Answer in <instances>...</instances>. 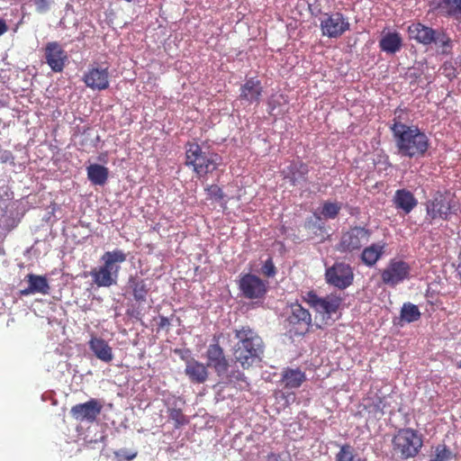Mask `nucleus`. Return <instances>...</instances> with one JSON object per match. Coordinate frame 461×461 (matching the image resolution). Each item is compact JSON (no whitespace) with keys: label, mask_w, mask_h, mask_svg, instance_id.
I'll list each match as a JSON object with an SVG mask.
<instances>
[{"label":"nucleus","mask_w":461,"mask_h":461,"mask_svg":"<svg viewBox=\"0 0 461 461\" xmlns=\"http://www.w3.org/2000/svg\"><path fill=\"white\" fill-rule=\"evenodd\" d=\"M390 129L400 156L409 158L425 156L429 147V139L418 126H409L394 119Z\"/></svg>","instance_id":"f257e3e1"},{"label":"nucleus","mask_w":461,"mask_h":461,"mask_svg":"<svg viewBox=\"0 0 461 461\" xmlns=\"http://www.w3.org/2000/svg\"><path fill=\"white\" fill-rule=\"evenodd\" d=\"M237 342L233 348V357L237 363L246 369L261 361L265 344L262 338L249 326H241L234 330Z\"/></svg>","instance_id":"f03ea898"},{"label":"nucleus","mask_w":461,"mask_h":461,"mask_svg":"<svg viewBox=\"0 0 461 461\" xmlns=\"http://www.w3.org/2000/svg\"><path fill=\"white\" fill-rule=\"evenodd\" d=\"M127 259V254L119 249L106 251L101 257L103 265L91 270L90 276L98 287H110L116 285L121 264Z\"/></svg>","instance_id":"7ed1b4c3"},{"label":"nucleus","mask_w":461,"mask_h":461,"mask_svg":"<svg viewBox=\"0 0 461 461\" xmlns=\"http://www.w3.org/2000/svg\"><path fill=\"white\" fill-rule=\"evenodd\" d=\"M221 164L220 155L203 150L196 142H187L185 145V165L192 167L199 178H205L212 174Z\"/></svg>","instance_id":"20e7f679"},{"label":"nucleus","mask_w":461,"mask_h":461,"mask_svg":"<svg viewBox=\"0 0 461 461\" xmlns=\"http://www.w3.org/2000/svg\"><path fill=\"white\" fill-rule=\"evenodd\" d=\"M425 205L427 216L431 221L436 219L447 221L449 215L456 211L452 194L448 192H436Z\"/></svg>","instance_id":"39448f33"},{"label":"nucleus","mask_w":461,"mask_h":461,"mask_svg":"<svg viewBox=\"0 0 461 461\" xmlns=\"http://www.w3.org/2000/svg\"><path fill=\"white\" fill-rule=\"evenodd\" d=\"M354 277L353 267L343 261L335 262L331 267L326 268L324 274L326 283L339 290L349 287L354 282Z\"/></svg>","instance_id":"423d86ee"},{"label":"nucleus","mask_w":461,"mask_h":461,"mask_svg":"<svg viewBox=\"0 0 461 461\" xmlns=\"http://www.w3.org/2000/svg\"><path fill=\"white\" fill-rule=\"evenodd\" d=\"M408 35L411 40H414L423 45L432 43H440L442 46H448L450 39L443 32L436 31L420 23H414L408 27Z\"/></svg>","instance_id":"0eeeda50"},{"label":"nucleus","mask_w":461,"mask_h":461,"mask_svg":"<svg viewBox=\"0 0 461 461\" xmlns=\"http://www.w3.org/2000/svg\"><path fill=\"white\" fill-rule=\"evenodd\" d=\"M372 236V230L361 226H355L344 232L338 245L340 252H354L366 245Z\"/></svg>","instance_id":"6e6552de"},{"label":"nucleus","mask_w":461,"mask_h":461,"mask_svg":"<svg viewBox=\"0 0 461 461\" xmlns=\"http://www.w3.org/2000/svg\"><path fill=\"white\" fill-rule=\"evenodd\" d=\"M320 27L323 36L338 39L350 30V23L342 13H326L321 19Z\"/></svg>","instance_id":"1a4fd4ad"},{"label":"nucleus","mask_w":461,"mask_h":461,"mask_svg":"<svg viewBox=\"0 0 461 461\" xmlns=\"http://www.w3.org/2000/svg\"><path fill=\"white\" fill-rule=\"evenodd\" d=\"M104 409L102 400L90 398L87 402L71 407L70 415L77 422L94 423Z\"/></svg>","instance_id":"9d476101"},{"label":"nucleus","mask_w":461,"mask_h":461,"mask_svg":"<svg viewBox=\"0 0 461 461\" xmlns=\"http://www.w3.org/2000/svg\"><path fill=\"white\" fill-rule=\"evenodd\" d=\"M289 332L294 335H304L312 326V315L301 304L291 305V312L286 319Z\"/></svg>","instance_id":"9b49d317"},{"label":"nucleus","mask_w":461,"mask_h":461,"mask_svg":"<svg viewBox=\"0 0 461 461\" xmlns=\"http://www.w3.org/2000/svg\"><path fill=\"white\" fill-rule=\"evenodd\" d=\"M410 274L411 267L407 262L391 259L386 267L381 271V278L384 285L394 287L409 279Z\"/></svg>","instance_id":"f8f14e48"},{"label":"nucleus","mask_w":461,"mask_h":461,"mask_svg":"<svg viewBox=\"0 0 461 461\" xmlns=\"http://www.w3.org/2000/svg\"><path fill=\"white\" fill-rule=\"evenodd\" d=\"M303 300L317 312L329 316L336 313L342 303L340 296L330 294L325 297H320L313 291L306 293Z\"/></svg>","instance_id":"ddd939ff"},{"label":"nucleus","mask_w":461,"mask_h":461,"mask_svg":"<svg viewBox=\"0 0 461 461\" xmlns=\"http://www.w3.org/2000/svg\"><path fill=\"white\" fill-rule=\"evenodd\" d=\"M239 289L247 299H262L267 292V283L256 275L245 274L239 280Z\"/></svg>","instance_id":"4468645a"},{"label":"nucleus","mask_w":461,"mask_h":461,"mask_svg":"<svg viewBox=\"0 0 461 461\" xmlns=\"http://www.w3.org/2000/svg\"><path fill=\"white\" fill-rule=\"evenodd\" d=\"M393 450L402 458L415 456L422 446L420 434H395L393 438Z\"/></svg>","instance_id":"2eb2a0df"},{"label":"nucleus","mask_w":461,"mask_h":461,"mask_svg":"<svg viewBox=\"0 0 461 461\" xmlns=\"http://www.w3.org/2000/svg\"><path fill=\"white\" fill-rule=\"evenodd\" d=\"M83 81L86 86L93 90H105L109 87L108 67H103L95 63L91 65L84 74Z\"/></svg>","instance_id":"dca6fc26"},{"label":"nucleus","mask_w":461,"mask_h":461,"mask_svg":"<svg viewBox=\"0 0 461 461\" xmlns=\"http://www.w3.org/2000/svg\"><path fill=\"white\" fill-rule=\"evenodd\" d=\"M44 56L46 63L54 72H61L68 61V54L58 41H50L46 44Z\"/></svg>","instance_id":"f3484780"},{"label":"nucleus","mask_w":461,"mask_h":461,"mask_svg":"<svg viewBox=\"0 0 461 461\" xmlns=\"http://www.w3.org/2000/svg\"><path fill=\"white\" fill-rule=\"evenodd\" d=\"M214 343L209 345L206 351L207 366L212 367L218 375L227 373L229 362L224 355L223 348L219 344V339L213 338Z\"/></svg>","instance_id":"a211bd4d"},{"label":"nucleus","mask_w":461,"mask_h":461,"mask_svg":"<svg viewBox=\"0 0 461 461\" xmlns=\"http://www.w3.org/2000/svg\"><path fill=\"white\" fill-rule=\"evenodd\" d=\"M308 174L309 167L303 161H293L281 171L283 178L293 186L307 183Z\"/></svg>","instance_id":"6ab92c4d"},{"label":"nucleus","mask_w":461,"mask_h":461,"mask_svg":"<svg viewBox=\"0 0 461 461\" xmlns=\"http://www.w3.org/2000/svg\"><path fill=\"white\" fill-rule=\"evenodd\" d=\"M28 286L20 291L22 295H30L34 294H48L50 293V285L46 276L34 274H28L25 276Z\"/></svg>","instance_id":"aec40b11"},{"label":"nucleus","mask_w":461,"mask_h":461,"mask_svg":"<svg viewBox=\"0 0 461 461\" xmlns=\"http://www.w3.org/2000/svg\"><path fill=\"white\" fill-rule=\"evenodd\" d=\"M386 242L379 241L363 249L360 259L366 267L375 266L385 252Z\"/></svg>","instance_id":"412c9836"},{"label":"nucleus","mask_w":461,"mask_h":461,"mask_svg":"<svg viewBox=\"0 0 461 461\" xmlns=\"http://www.w3.org/2000/svg\"><path fill=\"white\" fill-rule=\"evenodd\" d=\"M262 92L263 87L260 81L255 77H251L247 79L245 84L241 86L240 98L247 100L251 104H258Z\"/></svg>","instance_id":"4be33fe9"},{"label":"nucleus","mask_w":461,"mask_h":461,"mask_svg":"<svg viewBox=\"0 0 461 461\" xmlns=\"http://www.w3.org/2000/svg\"><path fill=\"white\" fill-rule=\"evenodd\" d=\"M89 348L99 360L110 363L113 359L112 347L102 338L92 337L88 342Z\"/></svg>","instance_id":"5701e85b"},{"label":"nucleus","mask_w":461,"mask_h":461,"mask_svg":"<svg viewBox=\"0 0 461 461\" xmlns=\"http://www.w3.org/2000/svg\"><path fill=\"white\" fill-rule=\"evenodd\" d=\"M393 203L396 209H400L404 213H410L417 205L418 202L413 194L407 189H398L393 198Z\"/></svg>","instance_id":"b1692460"},{"label":"nucleus","mask_w":461,"mask_h":461,"mask_svg":"<svg viewBox=\"0 0 461 461\" xmlns=\"http://www.w3.org/2000/svg\"><path fill=\"white\" fill-rule=\"evenodd\" d=\"M185 374L192 382L197 384L205 382L208 376L206 366L194 359L187 361Z\"/></svg>","instance_id":"393cba45"},{"label":"nucleus","mask_w":461,"mask_h":461,"mask_svg":"<svg viewBox=\"0 0 461 461\" xmlns=\"http://www.w3.org/2000/svg\"><path fill=\"white\" fill-rule=\"evenodd\" d=\"M402 46V39L399 32H388L379 41L380 49L386 53H396Z\"/></svg>","instance_id":"a878e982"},{"label":"nucleus","mask_w":461,"mask_h":461,"mask_svg":"<svg viewBox=\"0 0 461 461\" xmlns=\"http://www.w3.org/2000/svg\"><path fill=\"white\" fill-rule=\"evenodd\" d=\"M305 374L299 368H286L282 375V380L286 388H298L305 381Z\"/></svg>","instance_id":"bb28decb"},{"label":"nucleus","mask_w":461,"mask_h":461,"mask_svg":"<svg viewBox=\"0 0 461 461\" xmlns=\"http://www.w3.org/2000/svg\"><path fill=\"white\" fill-rule=\"evenodd\" d=\"M86 171L90 182L96 185H104L109 176V169L98 164L90 165L87 167Z\"/></svg>","instance_id":"cd10ccee"},{"label":"nucleus","mask_w":461,"mask_h":461,"mask_svg":"<svg viewBox=\"0 0 461 461\" xmlns=\"http://www.w3.org/2000/svg\"><path fill=\"white\" fill-rule=\"evenodd\" d=\"M128 284L134 299L137 302H145L149 291L146 281L139 276H130Z\"/></svg>","instance_id":"c85d7f7f"},{"label":"nucleus","mask_w":461,"mask_h":461,"mask_svg":"<svg viewBox=\"0 0 461 461\" xmlns=\"http://www.w3.org/2000/svg\"><path fill=\"white\" fill-rule=\"evenodd\" d=\"M420 312L417 305L411 303H403L401 310V318L407 322H413L420 318Z\"/></svg>","instance_id":"c756f323"},{"label":"nucleus","mask_w":461,"mask_h":461,"mask_svg":"<svg viewBox=\"0 0 461 461\" xmlns=\"http://www.w3.org/2000/svg\"><path fill=\"white\" fill-rule=\"evenodd\" d=\"M336 461H365L357 453H356L353 447L349 445H343L340 450L336 455Z\"/></svg>","instance_id":"7c9ffc66"},{"label":"nucleus","mask_w":461,"mask_h":461,"mask_svg":"<svg viewBox=\"0 0 461 461\" xmlns=\"http://www.w3.org/2000/svg\"><path fill=\"white\" fill-rule=\"evenodd\" d=\"M168 421L173 424L176 429H179L188 420L180 409L172 408L168 410Z\"/></svg>","instance_id":"2f4dec72"},{"label":"nucleus","mask_w":461,"mask_h":461,"mask_svg":"<svg viewBox=\"0 0 461 461\" xmlns=\"http://www.w3.org/2000/svg\"><path fill=\"white\" fill-rule=\"evenodd\" d=\"M341 210V204L339 203L325 202L322 204L321 214L325 219H335Z\"/></svg>","instance_id":"473e14b6"},{"label":"nucleus","mask_w":461,"mask_h":461,"mask_svg":"<svg viewBox=\"0 0 461 461\" xmlns=\"http://www.w3.org/2000/svg\"><path fill=\"white\" fill-rule=\"evenodd\" d=\"M455 455L445 445H438L435 448V456L429 461H450Z\"/></svg>","instance_id":"72a5a7b5"},{"label":"nucleus","mask_w":461,"mask_h":461,"mask_svg":"<svg viewBox=\"0 0 461 461\" xmlns=\"http://www.w3.org/2000/svg\"><path fill=\"white\" fill-rule=\"evenodd\" d=\"M440 6L447 9L448 15L456 16L461 14V0H442Z\"/></svg>","instance_id":"f704fd0d"},{"label":"nucleus","mask_w":461,"mask_h":461,"mask_svg":"<svg viewBox=\"0 0 461 461\" xmlns=\"http://www.w3.org/2000/svg\"><path fill=\"white\" fill-rule=\"evenodd\" d=\"M138 455V451L132 448L122 447L114 451V456L118 461H131Z\"/></svg>","instance_id":"c9c22d12"},{"label":"nucleus","mask_w":461,"mask_h":461,"mask_svg":"<svg viewBox=\"0 0 461 461\" xmlns=\"http://www.w3.org/2000/svg\"><path fill=\"white\" fill-rule=\"evenodd\" d=\"M261 273L267 277H274L276 274V268L272 258H268L261 267Z\"/></svg>","instance_id":"e433bc0d"},{"label":"nucleus","mask_w":461,"mask_h":461,"mask_svg":"<svg viewBox=\"0 0 461 461\" xmlns=\"http://www.w3.org/2000/svg\"><path fill=\"white\" fill-rule=\"evenodd\" d=\"M205 191L208 194V196L211 199H214L216 201H221L224 197V194L221 187H219L217 185H212L205 188Z\"/></svg>","instance_id":"4c0bfd02"},{"label":"nucleus","mask_w":461,"mask_h":461,"mask_svg":"<svg viewBox=\"0 0 461 461\" xmlns=\"http://www.w3.org/2000/svg\"><path fill=\"white\" fill-rule=\"evenodd\" d=\"M38 13H45L50 9L51 0H33Z\"/></svg>","instance_id":"58836bf2"},{"label":"nucleus","mask_w":461,"mask_h":461,"mask_svg":"<svg viewBox=\"0 0 461 461\" xmlns=\"http://www.w3.org/2000/svg\"><path fill=\"white\" fill-rule=\"evenodd\" d=\"M170 325L169 320L165 316L159 317V322L158 323V330L168 328Z\"/></svg>","instance_id":"ea45409f"},{"label":"nucleus","mask_w":461,"mask_h":461,"mask_svg":"<svg viewBox=\"0 0 461 461\" xmlns=\"http://www.w3.org/2000/svg\"><path fill=\"white\" fill-rule=\"evenodd\" d=\"M276 107V100H275V99H274V97L272 96V97L269 99V101H268V109H269L268 113H269L270 114H274L273 113H274V111H275Z\"/></svg>","instance_id":"a19ab883"},{"label":"nucleus","mask_w":461,"mask_h":461,"mask_svg":"<svg viewBox=\"0 0 461 461\" xmlns=\"http://www.w3.org/2000/svg\"><path fill=\"white\" fill-rule=\"evenodd\" d=\"M230 378H234L237 381H245V375L241 372H237V374L233 373L232 375H230Z\"/></svg>","instance_id":"79ce46f5"},{"label":"nucleus","mask_w":461,"mask_h":461,"mask_svg":"<svg viewBox=\"0 0 461 461\" xmlns=\"http://www.w3.org/2000/svg\"><path fill=\"white\" fill-rule=\"evenodd\" d=\"M8 31V26L5 20L0 19V36L5 34Z\"/></svg>","instance_id":"37998d69"},{"label":"nucleus","mask_w":461,"mask_h":461,"mask_svg":"<svg viewBox=\"0 0 461 461\" xmlns=\"http://www.w3.org/2000/svg\"><path fill=\"white\" fill-rule=\"evenodd\" d=\"M456 271H457L458 275L461 276V252L458 255V264L456 267Z\"/></svg>","instance_id":"c03bdc74"},{"label":"nucleus","mask_w":461,"mask_h":461,"mask_svg":"<svg viewBox=\"0 0 461 461\" xmlns=\"http://www.w3.org/2000/svg\"><path fill=\"white\" fill-rule=\"evenodd\" d=\"M379 400V402H381V400L378 398V397H375V399L373 400V403H374V410L376 411L377 409H380V406L379 404L376 403V400ZM381 410L383 411V409L381 408Z\"/></svg>","instance_id":"a18cd8bd"},{"label":"nucleus","mask_w":461,"mask_h":461,"mask_svg":"<svg viewBox=\"0 0 461 461\" xmlns=\"http://www.w3.org/2000/svg\"><path fill=\"white\" fill-rule=\"evenodd\" d=\"M405 432L411 433V432H415V431L412 429H406Z\"/></svg>","instance_id":"49530a36"},{"label":"nucleus","mask_w":461,"mask_h":461,"mask_svg":"<svg viewBox=\"0 0 461 461\" xmlns=\"http://www.w3.org/2000/svg\"><path fill=\"white\" fill-rule=\"evenodd\" d=\"M456 366H457L458 368H461V360L456 364Z\"/></svg>","instance_id":"de8ad7c7"}]
</instances>
